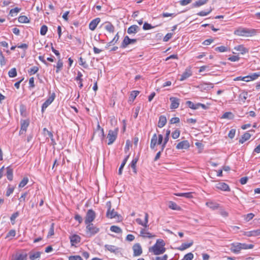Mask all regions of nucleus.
<instances>
[{"label": "nucleus", "instance_id": "obj_25", "mask_svg": "<svg viewBox=\"0 0 260 260\" xmlns=\"http://www.w3.org/2000/svg\"><path fill=\"white\" fill-rule=\"evenodd\" d=\"M6 175L7 176V179L9 181H12L13 180V169L10 167L6 168Z\"/></svg>", "mask_w": 260, "mask_h": 260}, {"label": "nucleus", "instance_id": "obj_27", "mask_svg": "<svg viewBox=\"0 0 260 260\" xmlns=\"http://www.w3.org/2000/svg\"><path fill=\"white\" fill-rule=\"evenodd\" d=\"M167 123L166 117L164 115H161L159 118L158 126L160 128L164 127Z\"/></svg>", "mask_w": 260, "mask_h": 260}, {"label": "nucleus", "instance_id": "obj_23", "mask_svg": "<svg viewBox=\"0 0 260 260\" xmlns=\"http://www.w3.org/2000/svg\"><path fill=\"white\" fill-rule=\"evenodd\" d=\"M41 253L39 251H31L29 253V257L30 260H39Z\"/></svg>", "mask_w": 260, "mask_h": 260}, {"label": "nucleus", "instance_id": "obj_52", "mask_svg": "<svg viewBox=\"0 0 260 260\" xmlns=\"http://www.w3.org/2000/svg\"><path fill=\"white\" fill-rule=\"evenodd\" d=\"M180 134V132L179 129H177L175 130L172 133V137L174 139H176L178 138H179Z\"/></svg>", "mask_w": 260, "mask_h": 260}, {"label": "nucleus", "instance_id": "obj_36", "mask_svg": "<svg viewBox=\"0 0 260 260\" xmlns=\"http://www.w3.org/2000/svg\"><path fill=\"white\" fill-rule=\"evenodd\" d=\"M138 159H139V157L138 156L136 157L132 160V161L130 164V166H131V168L133 169V171L135 173H137L136 164L138 161Z\"/></svg>", "mask_w": 260, "mask_h": 260}, {"label": "nucleus", "instance_id": "obj_53", "mask_svg": "<svg viewBox=\"0 0 260 260\" xmlns=\"http://www.w3.org/2000/svg\"><path fill=\"white\" fill-rule=\"evenodd\" d=\"M254 214L252 213H248L244 216V220L246 221H249L254 217Z\"/></svg>", "mask_w": 260, "mask_h": 260}, {"label": "nucleus", "instance_id": "obj_26", "mask_svg": "<svg viewBox=\"0 0 260 260\" xmlns=\"http://www.w3.org/2000/svg\"><path fill=\"white\" fill-rule=\"evenodd\" d=\"M105 28L107 31L110 33H113L115 30V27L109 22H106L105 23Z\"/></svg>", "mask_w": 260, "mask_h": 260}, {"label": "nucleus", "instance_id": "obj_29", "mask_svg": "<svg viewBox=\"0 0 260 260\" xmlns=\"http://www.w3.org/2000/svg\"><path fill=\"white\" fill-rule=\"evenodd\" d=\"M206 205L212 210H215L219 207L218 204L212 201L207 202Z\"/></svg>", "mask_w": 260, "mask_h": 260}, {"label": "nucleus", "instance_id": "obj_46", "mask_svg": "<svg viewBox=\"0 0 260 260\" xmlns=\"http://www.w3.org/2000/svg\"><path fill=\"white\" fill-rule=\"evenodd\" d=\"M14 189H15V186H11V185H9L8 186V188H7V191H6V196L7 197L10 196V194L13 192Z\"/></svg>", "mask_w": 260, "mask_h": 260}, {"label": "nucleus", "instance_id": "obj_19", "mask_svg": "<svg viewBox=\"0 0 260 260\" xmlns=\"http://www.w3.org/2000/svg\"><path fill=\"white\" fill-rule=\"evenodd\" d=\"M70 239L72 246H75L80 242L81 238L79 236L74 234L70 236Z\"/></svg>", "mask_w": 260, "mask_h": 260}, {"label": "nucleus", "instance_id": "obj_34", "mask_svg": "<svg viewBox=\"0 0 260 260\" xmlns=\"http://www.w3.org/2000/svg\"><path fill=\"white\" fill-rule=\"evenodd\" d=\"M251 137V135L247 132L245 133L242 136V138L239 140V143L241 144L244 143L245 141L249 140Z\"/></svg>", "mask_w": 260, "mask_h": 260}, {"label": "nucleus", "instance_id": "obj_44", "mask_svg": "<svg viewBox=\"0 0 260 260\" xmlns=\"http://www.w3.org/2000/svg\"><path fill=\"white\" fill-rule=\"evenodd\" d=\"M212 10L211 8H209V9L207 10V11H202L199 13H197V15L200 16H205L209 14L211 12Z\"/></svg>", "mask_w": 260, "mask_h": 260}, {"label": "nucleus", "instance_id": "obj_31", "mask_svg": "<svg viewBox=\"0 0 260 260\" xmlns=\"http://www.w3.org/2000/svg\"><path fill=\"white\" fill-rule=\"evenodd\" d=\"M106 216L108 218H116L117 216V213L115 212L114 209L110 210V209H108L106 213Z\"/></svg>", "mask_w": 260, "mask_h": 260}, {"label": "nucleus", "instance_id": "obj_22", "mask_svg": "<svg viewBox=\"0 0 260 260\" xmlns=\"http://www.w3.org/2000/svg\"><path fill=\"white\" fill-rule=\"evenodd\" d=\"M140 30V28L137 25H133L129 26L127 30V32L129 35L135 34Z\"/></svg>", "mask_w": 260, "mask_h": 260}, {"label": "nucleus", "instance_id": "obj_59", "mask_svg": "<svg viewBox=\"0 0 260 260\" xmlns=\"http://www.w3.org/2000/svg\"><path fill=\"white\" fill-rule=\"evenodd\" d=\"M250 76V79L251 80H254L257 79L258 77L260 76V72L258 73H254L252 74L251 75H249Z\"/></svg>", "mask_w": 260, "mask_h": 260}, {"label": "nucleus", "instance_id": "obj_4", "mask_svg": "<svg viewBox=\"0 0 260 260\" xmlns=\"http://www.w3.org/2000/svg\"><path fill=\"white\" fill-rule=\"evenodd\" d=\"M118 132V128H116L114 130L110 129L108 132L107 138L108 139V144L112 145L116 140Z\"/></svg>", "mask_w": 260, "mask_h": 260}, {"label": "nucleus", "instance_id": "obj_40", "mask_svg": "<svg viewBox=\"0 0 260 260\" xmlns=\"http://www.w3.org/2000/svg\"><path fill=\"white\" fill-rule=\"evenodd\" d=\"M110 231L117 234H120L122 233V230L119 226L116 225L111 226L110 227Z\"/></svg>", "mask_w": 260, "mask_h": 260}, {"label": "nucleus", "instance_id": "obj_41", "mask_svg": "<svg viewBox=\"0 0 260 260\" xmlns=\"http://www.w3.org/2000/svg\"><path fill=\"white\" fill-rule=\"evenodd\" d=\"M39 71V68L34 66L28 70V73L29 75H32L37 73Z\"/></svg>", "mask_w": 260, "mask_h": 260}, {"label": "nucleus", "instance_id": "obj_15", "mask_svg": "<svg viewBox=\"0 0 260 260\" xmlns=\"http://www.w3.org/2000/svg\"><path fill=\"white\" fill-rule=\"evenodd\" d=\"M27 254L25 252L17 253L13 255L12 260H26Z\"/></svg>", "mask_w": 260, "mask_h": 260}, {"label": "nucleus", "instance_id": "obj_7", "mask_svg": "<svg viewBox=\"0 0 260 260\" xmlns=\"http://www.w3.org/2000/svg\"><path fill=\"white\" fill-rule=\"evenodd\" d=\"M137 41V39H130L128 36H126L124 38L120 47L121 48H125L129 44L136 43Z\"/></svg>", "mask_w": 260, "mask_h": 260}, {"label": "nucleus", "instance_id": "obj_39", "mask_svg": "<svg viewBox=\"0 0 260 260\" xmlns=\"http://www.w3.org/2000/svg\"><path fill=\"white\" fill-rule=\"evenodd\" d=\"M248 96V93L246 91L242 92L239 95V100L240 101L245 102V100L247 99Z\"/></svg>", "mask_w": 260, "mask_h": 260}, {"label": "nucleus", "instance_id": "obj_30", "mask_svg": "<svg viewBox=\"0 0 260 260\" xmlns=\"http://www.w3.org/2000/svg\"><path fill=\"white\" fill-rule=\"evenodd\" d=\"M191 76V72L190 71L186 70L185 71L183 72V74L181 75V77L179 80L180 81H184Z\"/></svg>", "mask_w": 260, "mask_h": 260}, {"label": "nucleus", "instance_id": "obj_14", "mask_svg": "<svg viewBox=\"0 0 260 260\" xmlns=\"http://www.w3.org/2000/svg\"><path fill=\"white\" fill-rule=\"evenodd\" d=\"M190 146L189 143L187 140H184L179 142L176 146L177 149H187Z\"/></svg>", "mask_w": 260, "mask_h": 260}, {"label": "nucleus", "instance_id": "obj_8", "mask_svg": "<svg viewBox=\"0 0 260 260\" xmlns=\"http://www.w3.org/2000/svg\"><path fill=\"white\" fill-rule=\"evenodd\" d=\"M20 125L21 128L19 134H24L29 125V120L28 119H21L20 120Z\"/></svg>", "mask_w": 260, "mask_h": 260}, {"label": "nucleus", "instance_id": "obj_9", "mask_svg": "<svg viewBox=\"0 0 260 260\" xmlns=\"http://www.w3.org/2000/svg\"><path fill=\"white\" fill-rule=\"evenodd\" d=\"M244 243H232L231 245V250L235 253L240 252V250L244 249Z\"/></svg>", "mask_w": 260, "mask_h": 260}, {"label": "nucleus", "instance_id": "obj_2", "mask_svg": "<svg viewBox=\"0 0 260 260\" xmlns=\"http://www.w3.org/2000/svg\"><path fill=\"white\" fill-rule=\"evenodd\" d=\"M234 34L242 37H249L254 36L256 34V30L240 27L234 31Z\"/></svg>", "mask_w": 260, "mask_h": 260}, {"label": "nucleus", "instance_id": "obj_43", "mask_svg": "<svg viewBox=\"0 0 260 260\" xmlns=\"http://www.w3.org/2000/svg\"><path fill=\"white\" fill-rule=\"evenodd\" d=\"M19 215V213L17 211L15 213H14L10 217V220L12 224H14L15 223V219L17 217H18Z\"/></svg>", "mask_w": 260, "mask_h": 260}, {"label": "nucleus", "instance_id": "obj_45", "mask_svg": "<svg viewBox=\"0 0 260 260\" xmlns=\"http://www.w3.org/2000/svg\"><path fill=\"white\" fill-rule=\"evenodd\" d=\"M186 105L190 108L196 110L198 109V105L197 104H194L192 102L190 101H188L186 102Z\"/></svg>", "mask_w": 260, "mask_h": 260}, {"label": "nucleus", "instance_id": "obj_17", "mask_svg": "<svg viewBox=\"0 0 260 260\" xmlns=\"http://www.w3.org/2000/svg\"><path fill=\"white\" fill-rule=\"evenodd\" d=\"M244 235L247 237H257L260 236V229L253 231L245 232Z\"/></svg>", "mask_w": 260, "mask_h": 260}, {"label": "nucleus", "instance_id": "obj_51", "mask_svg": "<svg viewBox=\"0 0 260 260\" xmlns=\"http://www.w3.org/2000/svg\"><path fill=\"white\" fill-rule=\"evenodd\" d=\"M48 30V27L46 25H43L41 26L40 29V34L42 36H45Z\"/></svg>", "mask_w": 260, "mask_h": 260}, {"label": "nucleus", "instance_id": "obj_56", "mask_svg": "<svg viewBox=\"0 0 260 260\" xmlns=\"http://www.w3.org/2000/svg\"><path fill=\"white\" fill-rule=\"evenodd\" d=\"M153 28V26H152L150 24H149L147 22H145L144 23L143 29L144 30H149L151 28Z\"/></svg>", "mask_w": 260, "mask_h": 260}, {"label": "nucleus", "instance_id": "obj_42", "mask_svg": "<svg viewBox=\"0 0 260 260\" xmlns=\"http://www.w3.org/2000/svg\"><path fill=\"white\" fill-rule=\"evenodd\" d=\"M18 21L20 23H28L29 20L26 16H20L18 17Z\"/></svg>", "mask_w": 260, "mask_h": 260}, {"label": "nucleus", "instance_id": "obj_54", "mask_svg": "<svg viewBox=\"0 0 260 260\" xmlns=\"http://www.w3.org/2000/svg\"><path fill=\"white\" fill-rule=\"evenodd\" d=\"M119 39V36L118 35V32H117L114 37V38L113 39V40L110 42V44H112V45H115V43H116L118 42Z\"/></svg>", "mask_w": 260, "mask_h": 260}, {"label": "nucleus", "instance_id": "obj_5", "mask_svg": "<svg viewBox=\"0 0 260 260\" xmlns=\"http://www.w3.org/2000/svg\"><path fill=\"white\" fill-rule=\"evenodd\" d=\"M96 217L95 212L91 209L88 210L85 217L84 222L85 224L92 223Z\"/></svg>", "mask_w": 260, "mask_h": 260}, {"label": "nucleus", "instance_id": "obj_21", "mask_svg": "<svg viewBox=\"0 0 260 260\" xmlns=\"http://www.w3.org/2000/svg\"><path fill=\"white\" fill-rule=\"evenodd\" d=\"M104 247L106 250L114 253H117L119 252V248L114 245L106 244Z\"/></svg>", "mask_w": 260, "mask_h": 260}, {"label": "nucleus", "instance_id": "obj_3", "mask_svg": "<svg viewBox=\"0 0 260 260\" xmlns=\"http://www.w3.org/2000/svg\"><path fill=\"white\" fill-rule=\"evenodd\" d=\"M86 234L88 237H91L100 232V229L93 223L86 224Z\"/></svg>", "mask_w": 260, "mask_h": 260}, {"label": "nucleus", "instance_id": "obj_11", "mask_svg": "<svg viewBox=\"0 0 260 260\" xmlns=\"http://www.w3.org/2000/svg\"><path fill=\"white\" fill-rule=\"evenodd\" d=\"M170 101L171 103L170 109H175L178 108L180 104V99L176 97H170Z\"/></svg>", "mask_w": 260, "mask_h": 260}, {"label": "nucleus", "instance_id": "obj_48", "mask_svg": "<svg viewBox=\"0 0 260 260\" xmlns=\"http://www.w3.org/2000/svg\"><path fill=\"white\" fill-rule=\"evenodd\" d=\"M28 182V178L27 177H24L23 179L19 184V187L22 188L25 186Z\"/></svg>", "mask_w": 260, "mask_h": 260}, {"label": "nucleus", "instance_id": "obj_57", "mask_svg": "<svg viewBox=\"0 0 260 260\" xmlns=\"http://www.w3.org/2000/svg\"><path fill=\"white\" fill-rule=\"evenodd\" d=\"M240 59V57L237 55H233L228 58V60L231 61H237Z\"/></svg>", "mask_w": 260, "mask_h": 260}, {"label": "nucleus", "instance_id": "obj_38", "mask_svg": "<svg viewBox=\"0 0 260 260\" xmlns=\"http://www.w3.org/2000/svg\"><path fill=\"white\" fill-rule=\"evenodd\" d=\"M229 48L228 47H225L224 46H221L219 47H217L215 48V51L219 52H224L229 51Z\"/></svg>", "mask_w": 260, "mask_h": 260}, {"label": "nucleus", "instance_id": "obj_37", "mask_svg": "<svg viewBox=\"0 0 260 260\" xmlns=\"http://www.w3.org/2000/svg\"><path fill=\"white\" fill-rule=\"evenodd\" d=\"M169 207L172 210L177 211L180 210L181 209L180 207L177 205V204L172 201L169 202Z\"/></svg>", "mask_w": 260, "mask_h": 260}, {"label": "nucleus", "instance_id": "obj_60", "mask_svg": "<svg viewBox=\"0 0 260 260\" xmlns=\"http://www.w3.org/2000/svg\"><path fill=\"white\" fill-rule=\"evenodd\" d=\"M16 235V231L15 230H11L7 234L6 238H8L9 237H14Z\"/></svg>", "mask_w": 260, "mask_h": 260}, {"label": "nucleus", "instance_id": "obj_24", "mask_svg": "<svg viewBox=\"0 0 260 260\" xmlns=\"http://www.w3.org/2000/svg\"><path fill=\"white\" fill-rule=\"evenodd\" d=\"M156 144H157V136L156 134H154L153 135L151 140L150 145L151 149H154Z\"/></svg>", "mask_w": 260, "mask_h": 260}, {"label": "nucleus", "instance_id": "obj_63", "mask_svg": "<svg viewBox=\"0 0 260 260\" xmlns=\"http://www.w3.org/2000/svg\"><path fill=\"white\" fill-rule=\"evenodd\" d=\"M69 260H82V257L79 255L70 256Z\"/></svg>", "mask_w": 260, "mask_h": 260}, {"label": "nucleus", "instance_id": "obj_61", "mask_svg": "<svg viewBox=\"0 0 260 260\" xmlns=\"http://www.w3.org/2000/svg\"><path fill=\"white\" fill-rule=\"evenodd\" d=\"M173 34L172 33H168L163 38V41L164 42H168L172 37Z\"/></svg>", "mask_w": 260, "mask_h": 260}, {"label": "nucleus", "instance_id": "obj_16", "mask_svg": "<svg viewBox=\"0 0 260 260\" xmlns=\"http://www.w3.org/2000/svg\"><path fill=\"white\" fill-rule=\"evenodd\" d=\"M213 85L212 83H203L200 84L198 87L202 90V91H208L210 90L211 89L213 88Z\"/></svg>", "mask_w": 260, "mask_h": 260}, {"label": "nucleus", "instance_id": "obj_47", "mask_svg": "<svg viewBox=\"0 0 260 260\" xmlns=\"http://www.w3.org/2000/svg\"><path fill=\"white\" fill-rule=\"evenodd\" d=\"M47 134L48 135L49 137L51 139V145L54 146L55 145H56V143L55 142V139L53 138V135L52 133L50 131H47Z\"/></svg>", "mask_w": 260, "mask_h": 260}, {"label": "nucleus", "instance_id": "obj_64", "mask_svg": "<svg viewBox=\"0 0 260 260\" xmlns=\"http://www.w3.org/2000/svg\"><path fill=\"white\" fill-rule=\"evenodd\" d=\"M168 258V255L165 254L162 256H156L154 260H167Z\"/></svg>", "mask_w": 260, "mask_h": 260}, {"label": "nucleus", "instance_id": "obj_10", "mask_svg": "<svg viewBox=\"0 0 260 260\" xmlns=\"http://www.w3.org/2000/svg\"><path fill=\"white\" fill-rule=\"evenodd\" d=\"M148 218H149L148 214L146 212V213H145V218H144V221H143L140 218H137L136 219V221L139 225H141L145 228H148L149 226V225L148 224Z\"/></svg>", "mask_w": 260, "mask_h": 260}, {"label": "nucleus", "instance_id": "obj_55", "mask_svg": "<svg viewBox=\"0 0 260 260\" xmlns=\"http://www.w3.org/2000/svg\"><path fill=\"white\" fill-rule=\"evenodd\" d=\"M139 93V92L138 91H133L131 93L129 98L131 99L132 100H134Z\"/></svg>", "mask_w": 260, "mask_h": 260}, {"label": "nucleus", "instance_id": "obj_58", "mask_svg": "<svg viewBox=\"0 0 260 260\" xmlns=\"http://www.w3.org/2000/svg\"><path fill=\"white\" fill-rule=\"evenodd\" d=\"M20 11V9L16 7L14 9H12L10 11V14L12 16H13V14H17Z\"/></svg>", "mask_w": 260, "mask_h": 260}, {"label": "nucleus", "instance_id": "obj_12", "mask_svg": "<svg viewBox=\"0 0 260 260\" xmlns=\"http://www.w3.org/2000/svg\"><path fill=\"white\" fill-rule=\"evenodd\" d=\"M133 250L134 251L133 255L134 256H139L142 253V249L139 243L134 244L133 246Z\"/></svg>", "mask_w": 260, "mask_h": 260}, {"label": "nucleus", "instance_id": "obj_20", "mask_svg": "<svg viewBox=\"0 0 260 260\" xmlns=\"http://www.w3.org/2000/svg\"><path fill=\"white\" fill-rule=\"evenodd\" d=\"M216 187L222 191H229L230 190L229 186L223 182H219L216 184Z\"/></svg>", "mask_w": 260, "mask_h": 260}, {"label": "nucleus", "instance_id": "obj_49", "mask_svg": "<svg viewBox=\"0 0 260 260\" xmlns=\"http://www.w3.org/2000/svg\"><path fill=\"white\" fill-rule=\"evenodd\" d=\"M8 75L10 77L13 78L17 76V71L15 68L11 69L8 72Z\"/></svg>", "mask_w": 260, "mask_h": 260}, {"label": "nucleus", "instance_id": "obj_32", "mask_svg": "<svg viewBox=\"0 0 260 260\" xmlns=\"http://www.w3.org/2000/svg\"><path fill=\"white\" fill-rule=\"evenodd\" d=\"M234 49L240 51L242 54H244L248 52V50L241 45L235 47Z\"/></svg>", "mask_w": 260, "mask_h": 260}, {"label": "nucleus", "instance_id": "obj_13", "mask_svg": "<svg viewBox=\"0 0 260 260\" xmlns=\"http://www.w3.org/2000/svg\"><path fill=\"white\" fill-rule=\"evenodd\" d=\"M140 236L144 238H152L154 237V235L148 231L147 228L142 229L140 231Z\"/></svg>", "mask_w": 260, "mask_h": 260}, {"label": "nucleus", "instance_id": "obj_50", "mask_svg": "<svg viewBox=\"0 0 260 260\" xmlns=\"http://www.w3.org/2000/svg\"><path fill=\"white\" fill-rule=\"evenodd\" d=\"M176 16V13H170L168 12H164L161 14L160 15L159 17H175Z\"/></svg>", "mask_w": 260, "mask_h": 260}, {"label": "nucleus", "instance_id": "obj_28", "mask_svg": "<svg viewBox=\"0 0 260 260\" xmlns=\"http://www.w3.org/2000/svg\"><path fill=\"white\" fill-rule=\"evenodd\" d=\"M208 0H199L192 4V8H198L206 4Z\"/></svg>", "mask_w": 260, "mask_h": 260}, {"label": "nucleus", "instance_id": "obj_35", "mask_svg": "<svg viewBox=\"0 0 260 260\" xmlns=\"http://www.w3.org/2000/svg\"><path fill=\"white\" fill-rule=\"evenodd\" d=\"M56 68V73H58L63 68V62L60 58H59L56 66H54Z\"/></svg>", "mask_w": 260, "mask_h": 260}, {"label": "nucleus", "instance_id": "obj_1", "mask_svg": "<svg viewBox=\"0 0 260 260\" xmlns=\"http://www.w3.org/2000/svg\"><path fill=\"white\" fill-rule=\"evenodd\" d=\"M164 241L161 239H157L155 244L149 248V252H153L155 255H160L164 253L166 251Z\"/></svg>", "mask_w": 260, "mask_h": 260}, {"label": "nucleus", "instance_id": "obj_18", "mask_svg": "<svg viewBox=\"0 0 260 260\" xmlns=\"http://www.w3.org/2000/svg\"><path fill=\"white\" fill-rule=\"evenodd\" d=\"M101 19L100 18H96L93 19L89 24V28L91 30H94L97 27L98 24L100 22Z\"/></svg>", "mask_w": 260, "mask_h": 260}, {"label": "nucleus", "instance_id": "obj_33", "mask_svg": "<svg viewBox=\"0 0 260 260\" xmlns=\"http://www.w3.org/2000/svg\"><path fill=\"white\" fill-rule=\"evenodd\" d=\"M193 244V241H191L189 243H183L181 246L178 248L179 250L183 251L185 250L186 249L190 247Z\"/></svg>", "mask_w": 260, "mask_h": 260}, {"label": "nucleus", "instance_id": "obj_6", "mask_svg": "<svg viewBox=\"0 0 260 260\" xmlns=\"http://www.w3.org/2000/svg\"><path fill=\"white\" fill-rule=\"evenodd\" d=\"M55 98V93H52L42 104L41 111L44 112L46 109L53 102Z\"/></svg>", "mask_w": 260, "mask_h": 260}, {"label": "nucleus", "instance_id": "obj_62", "mask_svg": "<svg viewBox=\"0 0 260 260\" xmlns=\"http://www.w3.org/2000/svg\"><path fill=\"white\" fill-rule=\"evenodd\" d=\"M235 133L236 130L235 129H231L228 134L229 137L231 139H233L235 137Z\"/></svg>", "mask_w": 260, "mask_h": 260}]
</instances>
